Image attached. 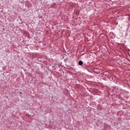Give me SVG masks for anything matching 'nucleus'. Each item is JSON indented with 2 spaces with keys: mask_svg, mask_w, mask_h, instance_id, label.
Masks as SVG:
<instances>
[{
  "mask_svg": "<svg viewBox=\"0 0 130 130\" xmlns=\"http://www.w3.org/2000/svg\"><path fill=\"white\" fill-rule=\"evenodd\" d=\"M78 63L79 66H83V61H79Z\"/></svg>",
  "mask_w": 130,
  "mask_h": 130,
  "instance_id": "1",
  "label": "nucleus"
}]
</instances>
